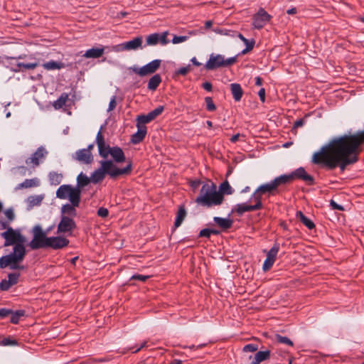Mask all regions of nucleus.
Returning <instances> with one entry per match:
<instances>
[{
  "mask_svg": "<svg viewBox=\"0 0 364 364\" xmlns=\"http://www.w3.org/2000/svg\"><path fill=\"white\" fill-rule=\"evenodd\" d=\"M234 210L239 215H242L245 212L254 211L255 209L252 205H246L245 203L237 204Z\"/></svg>",
  "mask_w": 364,
  "mask_h": 364,
  "instance_id": "obj_31",
  "label": "nucleus"
},
{
  "mask_svg": "<svg viewBox=\"0 0 364 364\" xmlns=\"http://www.w3.org/2000/svg\"><path fill=\"white\" fill-rule=\"evenodd\" d=\"M11 315V322L12 323L16 324L18 323L21 317L25 315V311L23 310H18L16 311H13L10 314Z\"/></svg>",
  "mask_w": 364,
  "mask_h": 364,
  "instance_id": "obj_35",
  "label": "nucleus"
},
{
  "mask_svg": "<svg viewBox=\"0 0 364 364\" xmlns=\"http://www.w3.org/2000/svg\"><path fill=\"white\" fill-rule=\"evenodd\" d=\"M258 350V346L253 343L247 344L243 347L244 352H255Z\"/></svg>",
  "mask_w": 364,
  "mask_h": 364,
  "instance_id": "obj_48",
  "label": "nucleus"
},
{
  "mask_svg": "<svg viewBox=\"0 0 364 364\" xmlns=\"http://www.w3.org/2000/svg\"><path fill=\"white\" fill-rule=\"evenodd\" d=\"M239 137H240V134H237L233 135V136L230 138V141H231V142H232V143H235V142L238 140Z\"/></svg>",
  "mask_w": 364,
  "mask_h": 364,
  "instance_id": "obj_63",
  "label": "nucleus"
},
{
  "mask_svg": "<svg viewBox=\"0 0 364 364\" xmlns=\"http://www.w3.org/2000/svg\"><path fill=\"white\" fill-rule=\"evenodd\" d=\"M211 232L210 229L205 228L200 231L199 236L201 237H207L209 238L210 237Z\"/></svg>",
  "mask_w": 364,
  "mask_h": 364,
  "instance_id": "obj_53",
  "label": "nucleus"
},
{
  "mask_svg": "<svg viewBox=\"0 0 364 364\" xmlns=\"http://www.w3.org/2000/svg\"><path fill=\"white\" fill-rule=\"evenodd\" d=\"M43 68L47 70H60L64 68V63L61 62H56L54 60H51L47 63H45L42 65Z\"/></svg>",
  "mask_w": 364,
  "mask_h": 364,
  "instance_id": "obj_29",
  "label": "nucleus"
},
{
  "mask_svg": "<svg viewBox=\"0 0 364 364\" xmlns=\"http://www.w3.org/2000/svg\"><path fill=\"white\" fill-rule=\"evenodd\" d=\"M11 284L6 279H3L0 282V289L1 291H7L11 288Z\"/></svg>",
  "mask_w": 364,
  "mask_h": 364,
  "instance_id": "obj_50",
  "label": "nucleus"
},
{
  "mask_svg": "<svg viewBox=\"0 0 364 364\" xmlns=\"http://www.w3.org/2000/svg\"><path fill=\"white\" fill-rule=\"evenodd\" d=\"M224 200L223 194L217 191L216 186L211 181L205 183L200 191L195 202L204 207L220 205Z\"/></svg>",
  "mask_w": 364,
  "mask_h": 364,
  "instance_id": "obj_3",
  "label": "nucleus"
},
{
  "mask_svg": "<svg viewBox=\"0 0 364 364\" xmlns=\"http://www.w3.org/2000/svg\"><path fill=\"white\" fill-rule=\"evenodd\" d=\"M38 65V63L36 61L29 63H17V66L18 68H21L23 70H33L36 68H37Z\"/></svg>",
  "mask_w": 364,
  "mask_h": 364,
  "instance_id": "obj_40",
  "label": "nucleus"
},
{
  "mask_svg": "<svg viewBox=\"0 0 364 364\" xmlns=\"http://www.w3.org/2000/svg\"><path fill=\"white\" fill-rule=\"evenodd\" d=\"M230 90L234 100L236 102H239L243 95V91L240 85L238 83H232L230 85Z\"/></svg>",
  "mask_w": 364,
  "mask_h": 364,
  "instance_id": "obj_25",
  "label": "nucleus"
},
{
  "mask_svg": "<svg viewBox=\"0 0 364 364\" xmlns=\"http://www.w3.org/2000/svg\"><path fill=\"white\" fill-rule=\"evenodd\" d=\"M261 195L262 194H260L259 192H257V191L255 190V191L251 196V199H252L255 202V204L252 205L255 210H258L262 208Z\"/></svg>",
  "mask_w": 364,
  "mask_h": 364,
  "instance_id": "obj_34",
  "label": "nucleus"
},
{
  "mask_svg": "<svg viewBox=\"0 0 364 364\" xmlns=\"http://www.w3.org/2000/svg\"><path fill=\"white\" fill-rule=\"evenodd\" d=\"M19 277H20L19 273H16V272L10 273L8 275V281L11 284V286H14L18 283Z\"/></svg>",
  "mask_w": 364,
  "mask_h": 364,
  "instance_id": "obj_43",
  "label": "nucleus"
},
{
  "mask_svg": "<svg viewBox=\"0 0 364 364\" xmlns=\"http://www.w3.org/2000/svg\"><path fill=\"white\" fill-rule=\"evenodd\" d=\"M69 95L67 93H62L59 98L53 102V107L55 109L62 108L68 100Z\"/></svg>",
  "mask_w": 364,
  "mask_h": 364,
  "instance_id": "obj_33",
  "label": "nucleus"
},
{
  "mask_svg": "<svg viewBox=\"0 0 364 364\" xmlns=\"http://www.w3.org/2000/svg\"><path fill=\"white\" fill-rule=\"evenodd\" d=\"M237 60L236 57H232L225 59L224 56L220 54L210 55L209 60L205 65L208 70H213L221 67H228L233 65Z\"/></svg>",
  "mask_w": 364,
  "mask_h": 364,
  "instance_id": "obj_5",
  "label": "nucleus"
},
{
  "mask_svg": "<svg viewBox=\"0 0 364 364\" xmlns=\"http://www.w3.org/2000/svg\"><path fill=\"white\" fill-rule=\"evenodd\" d=\"M32 232L33 239L28 244L31 249L38 250L47 247L49 237L46 236V233L43 231L41 227L39 225L34 226Z\"/></svg>",
  "mask_w": 364,
  "mask_h": 364,
  "instance_id": "obj_7",
  "label": "nucleus"
},
{
  "mask_svg": "<svg viewBox=\"0 0 364 364\" xmlns=\"http://www.w3.org/2000/svg\"><path fill=\"white\" fill-rule=\"evenodd\" d=\"M262 84V79L260 77H255V85L257 86H260Z\"/></svg>",
  "mask_w": 364,
  "mask_h": 364,
  "instance_id": "obj_62",
  "label": "nucleus"
},
{
  "mask_svg": "<svg viewBox=\"0 0 364 364\" xmlns=\"http://www.w3.org/2000/svg\"><path fill=\"white\" fill-rule=\"evenodd\" d=\"M275 339L277 342H279L280 343H284V344L288 345L289 346H293V342L289 338H287L286 336H282L281 335L277 334L275 336Z\"/></svg>",
  "mask_w": 364,
  "mask_h": 364,
  "instance_id": "obj_42",
  "label": "nucleus"
},
{
  "mask_svg": "<svg viewBox=\"0 0 364 364\" xmlns=\"http://www.w3.org/2000/svg\"><path fill=\"white\" fill-rule=\"evenodd\" d=\"M104 53V48H92L85 51L83 57L86 58H98Z\"/></svg>",
  "mask_w": 364,
  "mask_h": 364,
  "instance_id": "obj_22",
  "label": "nucleus"
},
{
  "mask_svg": "<svg viewBox=\"0 0 364 364\" xmlns=\"http://www.w3.org/2000/svg\"><path fill=\"white\" fill-rule=\"evenodd\" d=\"M202 87L207 91L210 92L212 90V84L209 82L203 83Z\"/></svg>",
  "mask_w": 364,
  "mask_h": 364,
  "instance_id": "obj_61",
  "label": "nucleus"
},
{
  "mask_svg": "<svg viewBox=\"0 0 364 364\" xmlns=\"http://www.w3.org/2000/svg\"><path fill=\"white\" fill-rule=\"evenodd\" d=\"M63 178V176L62 173L55 171H51L48 174L49 182L50 185L53 186L59 185L62 182Z\"/></svg>",
  "mask_w": 364,
  "mask_h": 364,
  "instance_id": "obj_28",
  "label": "nucleus"
},
{
  "mask_svg": "<svg viewBox=\"0 0 364 364\" xmlns=\"http://www.w3.org/2000/svg\"><path fill=\"white\" fill-rule=\"evenodd\" d=\"M159 37H158V33H152V34H150L146 38V46H156L157 43H159Z\"/></svg>",
  "mask_w": 364,
  "mask_h": 364,
  "instance_id": "obj_37",
  "label": "nucleus"
},
{
  "mask_svg": "<svg viewBox=\"0 0 364 364\" xmlns=\"http://www.w3.org/2000/svg\"><path fill=\"white\" fill-rule=\"evenodd\" d=\"M164 111V107L159 106L154 109V110L149 112V117H151V119L154 120L155 118H156L159 115H160L162 112Z\"/></svg>",
  "mask_w": 364,
  "mask_h": 364,
  "instance_id": "obj_45",
  "label": "nucleus"
},
{
  "mask_svg": "<svg viewBox=\"0 0 364 364\" xmlns=\"http://www.w3.org/2000/svg\"><path fill=\"white\" fill-rule=\"evenodd\" d=\"M80 203H70L63 205L60 208V216H68L73 218L77 215L76 208L79 207Z\"/></svg>",
  "mask_w": 364,
  "mask_h": 364,
  "instance_id": "obj_18",
  "label": "nucleus"
},
{
  "mask_svg": "<svg viewBox=\"0 0 364 364\" xmlns=\"http://www.w3.org/2000/svg\"><path fill=\"white\" fill-rule=\"evenodd\" d=\"M43 198L41 196H31L28 198V202L31 206L39 205Z\"/></svg>",
  "mask_w": 364,
  "mask_h": 364,
  "instance_id": "obj_39",
  "label": "nucleus"
},
{
  "mask_svg": "<svg viewBox=\"0 0 364 364\" xmlns=\"http://www.w3.org/2000/svg\"><path fill=\"white\" fill-rule=\"evenodd\" d=\"M11 313H12V310H11V309H5V308L0 309V318H6L9 315H10V314H11Z\"/></svg>",
  "mask_w": 364,
  "mask_h": 364,
  "instance_id": "obj_54",
  "label": "nucleus"
},
{
  "mask_svg": "<svg viewBox=\"0 0 364 364\" xmlns=\"http://www.w3.org/2000/svg\"><path fill=\"white\" fill-rule=\"evenodd\" d=\"M152 121L151 117H149V113L146 115H139L136 119V125H145V124L150 122Z\"/></svg>",
  "mask_w": 364,
  "mask_h": 364,
  "instance_id": "obj_41",
  "label": "nucleus"
},
{
  "mask_svg": "<svg viewBox=\"0 0 364 364\" xmlns=\"http://www.w3.org/2000/svg\"><path fill=\"white\" fill-rule=\"evenodd\" d=\"M282 177L284 185L289 183L296 179L301 180L309 186L314 184V177L309 175L303 167L296 168L289 174L282 175Z\"/></svg>",
  "mask_w": 364,
  "mask_h": 364,
  "instance_id": "obj_6",
  "label": "nucleus"
},
{
  "mask_svg": "<svg viewBox=\"0 0 364 364\" xmlns=\"http://www.w3.org/2000/svg\"><path fill=\"white\" fill-rule=\"evenodd\" d=\"M142 37L138 36L133 40L117 45L115 48L116 51L120 50H132L141 48Z\"/></svg>",
  "mask_w": 364,
  "mask_h": 364,
  "instance_id": "obj_15",
  "label": "nucleus"
},
{
  "mask_svg": "<svg viewBox=\"0 0 364 364\" xmlns=\"http://www.w3.org/2000/svg\"><path fill=\"white\" fill-rule=\"evenodd\" d=\"M296 217L309 230H311L315 227L314 223L310 219L306 217L301 211H298L296 213Z\"/></svg>",
  "mask_w": 364,
  "mask_h": 364,
  "instance_id": "obj_32",
  "label": "nucleus"
},
{
  "mask_svg": "<svg viewBox=\"0 0 364 364\" xmlns=\"http://www.w3.org/2000/svg\"><path fill=\"white\" fill-rule=\"evenodd\" d=\"M5 216L9 220L8 222H11L15 218V215L12 209L9 208L5 210L4 212Z\"/></svg>",
  "mask_w": 364,
  "mask_h": 364,
  "instance_id": "obj_51",
  "label": "nucleus"
},
{
  "mask_svg": "<svg viewBox=\"0 0 364 364\" xmlns=\"http://www.w3.org/2000/svg\"><path fill=\"white\" fill-rule=\"evenodd\" d=\"M258 95L259 97L260 100L264 102L265 101V90L264 88H261L259 90Z\"/></svg>",
  "mask_w": 364,
  "mask_h": 364,
  "instance_id": "obj_58",
  "label": "nucleus"
},
{
  "mask_svg": "<svg viewBox=\"0 0 364 364\" xmlns=\"http://www.w3.org/2000/svg\"><path fill=\"white\" fill-rule=\"evenodd\" d=\"M213 220L220 228L225 230L230 228L233 223L231 219L220 217H214Z\"/></svg>",
  "mask_w": 364,
  "mask_h": 364,
  "instance_id": "obj_23",
  "label": "nucleus"
},
{
  "mask_svg": "<svg viewBox=\"0 0 364 364\" xmlns=\"http://www.w3.org/2000/svg\"><path fill=\"white\" fill-rule=\"evenodd\" d=\"M90 183H92L91 177H88L81 172L77 177V186L75 187L82 191V188Z\"/></svg>",
  "mask_w": 364,
  "mask_h": 364,
  "instance_id": "obj_26",
  "label": "nucleus"
},
{
  "mask_svg": "<svg viewBox=\"0 0 364 364\" xmlns=\"http://www.w3.org/2000/svg\"><path fill=\"white\" fill-rule=\"evenodd\" d=\"M168 34V31L163 32L161 34L158 33L159 43H161V45H166L167 43H168V40L167 39Z\"/></svg>",
  "mask_w": 364,
  "mask_h": 364,
  "instance_id": "obj_47",
  "label": "nucleus"
},
{
  "mask_svg": "<svg viewBox=\"0 0 364 364\" xmlns=\"http://www.w3.org/2000/svg\"><path fill=\"white\" fill-rule=\"evenodd\" d=\"M282 185H284V183L281 175L275 178L270 183L261 185L256 189V191H257V192H259L260 194L271 193L272 191L276 190L279 186Z\"/></svg>",
  "mask_w": 364,
  "mask_h": 364,
  "instance_id": "obj_13",
  "label": "nucleus"
},
{
  "mask_svg": "<svg viewBox=\"0 0 364 364\" xmlns=\"http://www.w3.org/2000/svg\"><path fill=\"white\" fill-rule=\"evenodd\" d=\"M161 64V60L156 59L141 68L134 66L129 68V70L141 77H144L154 74L160 68Z\"/></svg>",
  "mask_w": 364,
  "mask_h": 364,
  "instance_id": "obj_8",
  "label": "nucleus"
},
{
  "mask_svg": "<svg viewBox=\"0 0 364 364\" xmlns=\"http://www.w3.org/2000/svg\"><path fill=\"white\" fill-rule=\"evenodd\" d=\"M219 192L221 193L223 195H230L233 193V190L230 186L229 183L227 181H225L220 184Z\"/></svg>",
  "mask_w": 364,
  "mask_h": 364,
  "instance_id": "obj_36",
  "label": "nucleus"
},
{
  "mask_svg": "<svg viewBox=\"0 0 364 364\" xmlns=\"http://www.w3.org/2000/svg\"><path fill=\"white\" fill-rule=\"evenodd\" d=\"M137 132L132 136L131 141L134 144L140 143L146 136V127L145 125H136Z\"/></svg>",
  "mask_w": 364,
  "mask_h": 364,
  "instance_id": "obj_19",
  "label": "nucleus"
},
{
  "mask_svg": "<svg viewBox=\"0 0 364 364\" xmlns=\"http://www.w3.org/2000/svg\"><path fill=\"white\" fill-rule=\"evenodd\" d=\"M75 228L76 223L73 218L68 216H60V220L57 227L58 234L70 235Z\"/></svg>",
  "mask_w": 364,
  "mask_h": 364,
  "instance_id": "obj_9",
  "label": "nucleus"
},
{
  "mask_svg": "<svg viewBox=\"0 0 364 364\" xmlns=\"http://www.w3.org/2000/svg\"><path fill=\"white\" fill-rule=\"evenodd\" d=\"M279 250V245L275 243L273 247L267 252V258L264 262L262 269L264 272L270 269L274 263L277 253Z\"/></svg>",
  "mask_w": 364,
  "mask_h": 364,
  "instance_id": "obj_14",
  "label": "nucleus"
},
{
  "mask_svg": "<svg viewBox=\"0 0 364 364\" xmlns=\"http://www.w3.org/2000/svg\"><path fill=\"white\" fill-rule=\"evenodd\" d=\"M270 358V351H258L255 355L254 360L250 364H259L261 362L268 360Z\"/></svg>",
  "mask_w": 364,
  "mask_h": 364,
  "instance_id": "obj_24",
  "label": "nucleus"
},
{
  "mask_svg": "<svg viewBox=\"0 0 364 364\" xmlns=\"http://www.w3.org/2000/svg\"><path fill=\"white\" fill-rule=\"evenodd\" d=\"M56 197L61 200H68L70 203H80L81 190L69 184L61 185L56 191Z\"/></svg>",
  "mask_w": 364,
  "mask_h": 364,
  "instance_id": "obj_4",
  "label": "nucleus"
},
{
  "mask_svg": "<svg viewBox=\"0 0 364 364\" xmlns=\"http://www.w3.org/2000/svg\"><path fill=\"white\" fill-rule=\"evenodd\" d=\"M8 228H11L9 225V222L0 221V229H6V230H8Z\"/></svg>",
  "mask_w": 364,
  "mask_h": 364,
  "instance_id": "obj_59",
  "label": "nucleus"
},
{
  "mask_svg": "<svg viewBox=\"0 0 364 364\" xmlns=\"http://www.w3.org/2000/svg\"><path fill=\"white\" fill-rule=\"evenodd\" d=\"M73 159L84 164H90L93 161V156L92 153H90L89 150H85L84 149L77 150Z\"/></svg>",
  "mask_w": 364,
  "mask_h": 364,
  "instance_id": "obj_17",
  "label": "nucleus"
},
{
  "mask_svg": "<svg viewBox=\"0 0 364 364\" xmlns=\"http://www.w3.org/2000/svg\"><path fill=\"white\" fill-rule=\"evenodd\" d=\"M205 104H206V109L208 111L213 112V111H215L216 109V106L215 105V104H214V102L213 101L212 97H206L205 98Z\"/></svg>",
  "mask_w": 364,
  "mask_h": 364,
  "instance_id": "obj_44",
  "label": "nucleus"
},
{
  "mask_svg": "<svg viewBox=\"0 0 364 364\" xmlns=\"http://www.w3.org/2000/svg\"><path fill=\"white\" fill-rule=\"evenodd\" d=\"M96 144L98 147L99 155L105 160L109 155L112 147L105 143V137L101 130H100L97 134Z\"/></svg>",
  "mask_w": 364,
  "mask_h": 364,
  "instance_id": "obj_11",
  "label": "nucleus"
},
{
  "mask_svg": "<svg viewBox=\"0 0 364 364\" xmlns=\"http://www.w3.org/2000/svg\"><path fill=\"white\" fill-rule=\"evenodd\" d=\"M304 122L302 119L296 120L294 124L293 128L296 129V128L301 127L304 125Z\"/></svg>",
  "mask_w": 364,
  "mask_h": 364,
  "instance_id": "obj_60",
  "label": "nucleus"
},
{
  "mask_svg": "<svg viewBox=\"0 0 364 364\" xmlns=\"http://www.w3.org/2000/svg\"><path fill=\"white\" fill-rule=\"evenodd\" d=\"M100 166L91 174V181L94 184L102 182L107 174L112 178H116L121 175H127L132 171V163L123 168H119L114 164L112 160H102L100 161Z\"/></svg>",
  "mask_w": 364,
  "mask_h": 364,
  "instance_id": "obj_2",
  "label": "nucleus"
},
{
  "mask_svg": "<svg viewBox=\"0 0 364 364\" xmlns=\"http://www.w3.org/2000/svg\"><path fill=\"white\" fill-rule=\"evenodd\" d=\"M186 216V210L183 206H180L174 223L175 228H178Z\"/></svg>",
  "mask_w": 364,
  "mask_h": 364,
  "instance_id": "obj_30",
  "label": "nucleus"
},
{
  "mask_svg": "<svg viewBox=\"0 0 364 364\" xmlns=\"http://www.w3.org/2000/svg\"><path fill=\"white\" fill-rule=\"evenodd\" d=\"M243 43L245 44V46H246V48H245V49H244V50L242 51V54H245V53H247L250 52V50H252L253 49L254 46H255V41H254V40H251V41H250V40H248V39H247V41H246V42H243Z\"/></svg>",
  "mask_w": 364,
  "mask_h": 364,
  "instance_id": "obj_46",
  "label": "nucleus"
},
{
  "mask_svg": "<svg viewBox=\"0 0 364 364\" xmlns=\"http://www.w3.org/2000/svg\"><path fill=\"white\" fill-rule=\"evenodd\" d=\"M109 155L113 159V162L116 163H122L125 161V155L122 151V149L120 147L118 146H113L111 149V151L109 153Z\"/></svg>",
  "mask_w": 364,
  "mask_h": 364,
  "instance_id": "obj_20",
  "label": "nucleus"
},
{
  "mask_svg": "<svg viewBox=\"0 0 364 364\" xmlns=\"http://www.w3.org/2000/svg\"><path fill=\"white\" fill-rule=\"evenodd\" d=\"M149 277V276L141 275V274H134L131 277V279H137V280H140L142 282H145Z\"/></svg>",
  "mask_w": 364,
  "mask_h": 364,
  "instance_id": "obj_57",
  "label": "nucleus"
},
{
  "mask_svg": "<svg viewBox=\"0 0 364 364\" xmlns=\"http://www.w3.org/2000/svg\"><path fill=\"white\" fill-rule=\"evenodd\" d=\"M192 70V68L191 65H188L186 67H182L177 70H176L173 75V77H176L178 75H186L189 72Z\"/></svg>",
  "mask_w": 364,
  "mask_h": 364,
  "instance_id": "obj_38",
  "label": "nucleus"
},
{
  "mask_svg": "<svg viewBox=\"0 0 364 364\" xmlns=\"http://www.w3.org/2000/svg\"><path fill=\"white\" fill-rule=\"evenodd\" d=\"M1 236L5 240L4 247L14 246L11 253L0 257V268L9 267L12 270L24 269L25 267L20 265L19 263L24 259L26 255L24 247L26 237L18 230H15L12 228L1 233Z\"/></svg>",
  "mask_w": 364,
  "mask_h": 364,
  "instance_id": "obj_1",
  "label": "nucleus"
},
{
  "mask_svg": "<svg viewBox=\"0 0 364 364\" xmlns=\"http://www.w3.org/2000/svg\"><path fill=\"white\" fill-rule=\"evenodd\" d=\"M39 185L40 182L37 178L26 179L16 187V190L38 187Z\"/></svg>",
  "mask_w": 364,
  "mask_h": 364,
  "instance_id": "obj_21",
  "label": "nucleus"
},
{
  "mask_svg": "<svg viewBox=\"0 0 364 364\" xmlns=\"http://www.w3.org/2000/svg\"><path fill=\"white\" fill-rule=\"evenodd\" d=\"M330 205L333 210H343L344 208L342 205L336 203L333 200L330 201Z\"/></svg>",
  "mask_w": 364,
  "mask_h": 364,
  "instance_id": "obj_56",
  "label": "nucleus"
},
{
  "mask_svg": "<svg viewBox=\"0 0 364 364\" xmlns=\"http://www.w3.org/2000/svg\"><path fill=\"white\" fill-rule=\"evenodd\" d=\"M116 106H117L116 96H113L109 102L107 111L108 112L112 111L113 109H114Z\"/></svg>",
  "mask_w": 364,
  "mask_h": 364,
  "instance_id": "obj_55",
  "label": "nucleus"
},
{
  "mask_svg": "<svg viewBox=\"0 0 364 364\" xmlns=\"http://www.w3.org/2000/svg\"><path fill=\"white\" fill-rule=\"evenodd\" d=\"M48 240L47 247H51L53 250L63 249L69 245V240L64 237H49Z\"/></svg>",
  "mask_w": 364,
  "mask_h": 364,
  "instance_id": "obj_16",
  "label": "nucleus"
},
{
  "mask_svg": "<svg viewBox=\"0 0 364 364\" xmlns=\"http://www.w3.org/2000/svg\"><path fill=\"white\" fill-rule=\"evenodd\" d=\"M200 184V181H195L191 183V186L193 187V188L196 189L199 186Z\"/></svg>",
  "mask_w": 364,
  "mask_h": 364,
  "instance_id": "obj_64",
  "label": "nucleus"
},
{
  "mask_svg": "<svg viewBox=\"0 0 364 364\" xmlns=\"http://www.w3.org/2000/svg\"><path fill=\"white\" fill-rule=\"evenodd\" d=\"M47 155L48 151L43 146H40L31 157L26 160V164L28 166H31L33 168L37 167Z\"/></svg>",
  "mask_w": 364,
  "mask_h": 364,
  "instance_id": "obj_10",
  "label": "nucleus"
},
{
  "mask_svg": "<svg viewBox=\"0 0 364 364\" xmlns=\"http://www.w3.org/2000/svg\"><path fill=\"white\" fill-rule=\"evenodd\" d=\"M271 16L263 9H259L258 12L253 16V26L257 29L263 28L267 22L271 19Z\"/></svg>",
  "mask_w": 364,
  "mask_h": 364,
  "instance_id": "obj_12",
  "label": "nucleus"
},
{
  "mask_svg": "<svg viewBox=\"0 0 364 364\" xmlns=\"http://www.w3.org/2000/svg\"><path fill=\"white\" fill-rule=\"evenodd\" d=\"M187 39H188V36H174L172 39V43L173 44H178V43H183V42L186 41Z\"/></svg>",
  "mask_w": 364,
  "mask_h": 364,
  "instance_id": "obj_49",
  "label": "nucleus"
},
{
  "mask_svg": "<svg viewBox=\"0 0 364 364\" xmlns=\"http://www.w3.org/2000/svg\"><path fill=\"white\" fill-rule=\"evenodd\" d=\"M162 80L159 74L153 75L148 82L147 88L151 91H154L161 84Z\"/></svg>",
  "mask_w": 364,
  "mask_h": 364,
  "instance_id": "obj_27",
  "label": "nucleus"
},
{
  "mask_svg": "<svg viewBox=\"0 0 364 364\" xmlns=\"http://www.w3.org/2000/svg\"><path fill=\"white\" fill-rule=\"evenodd\" d=\"M108 215H109V211L105 208L102 207L97 210V215L101 218H106L108 216Z\"/></svg>",
  "mask_w": 364,
  "mask_h": 364,
  "instance_id": "obj_52",
  "label": "nucleus"
}]
</instances>
